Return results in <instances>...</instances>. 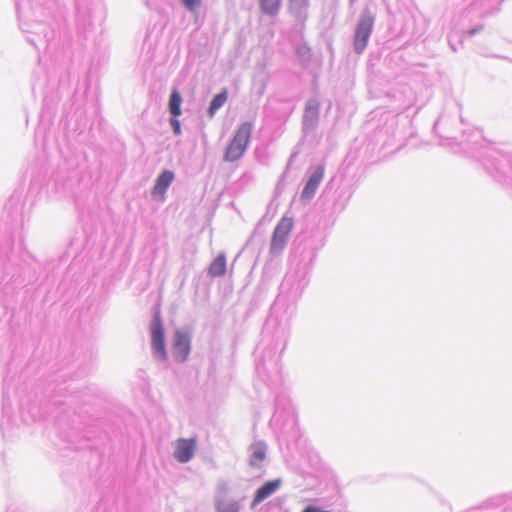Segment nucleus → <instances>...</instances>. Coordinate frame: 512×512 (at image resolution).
Listing matches in <instances>:
<instances>
[{"mask_svg":"<svg viewBox=\"0 0 512 512\" xmlns=\"http://www.w3.org/2000/svg\"><path fill=\"white\" fill-rule=\"evenodd\" d=\"M310 0H288V13L297 23L304 24L308 19Z\"/></svg>","mask_w":512,"mask_h":512,"instance_id":"4468645a","label":"nucleus"},{"mask_svg":"<svg viewBox=\"0 0 512 512\" xmlns=\"http://www.w3.org/2000/svg\"><path fill=\"white\" fill-rule=\"evenodd\" d=\"M175 179V174L169 169L162 170L154 181L151 189V197L156 201H164L166 192Z\"/></svg>","mask_w":512,"mask_h":512,"instance_id":"f8f14e48","label":"nucleus"},{"mask_svg":"<svg viewBox=\"0 0 512 512\" xmlns=\"http://www.w3.org/2000/svg\"><path fill=\"white\" fill-rule=\"evenodd\" d=\"M95 352L92 346H76L70 356L66 359V406H75L74 412L83 418V414L88 411L86 406H93L99 401V389L95 385L91 386H73L72 383L68 384L74 379L85 378L91 371L93 362L95 360Z\"/></svg>","mask_w":512,"mask_h":512,"instance_id":"7ed1b4c3","label":"nucleus"},{"mask_svg":"<svg viewBox=\"0 0 512 512\" xmlns=\"http://www.w3.org/2000/svg\"><path fill=\"white\" fill-rule=\"evenodd\" d=\"M217 511L218 512H239L238 504L226 497H223L217 502Z\"/></svg>","mask_w":512,"mask_h":512,"instance_id":"5701e85b","label":"nucleus"},{"mask_svg":"<svg viewBox=\"0 0 512 512\" xmlns=\"http://www.w3.org/2000/svg\"><path fill=\"white\" fill-rule=\"evenodd\" d=\"M179 117L180 116H170V118H169V124L171 126V129H172L174 135H176V136L182 134L181 123L178 119Z\"/></svg>","mask_w":512,"mask_h":512,"instance_id":"393cba45","label":"nucleus"},{"mask_svg":"<svg viewBox=\"0 0 512 512\" xmlns=\"http://www.w3.org/2000/svg\"><path fill=\"white\" fill-rule=\"evenodd\" d=\"M279 482H266L256 493L252 505H256L273 494L278 488Z\"/></svg>","mask_w":512,"mask_h":512,"instance_id":"412c9836","label":"nucleus"},{"mask_svg":"<svg viewBox=\"0 0 512 512\" xmlns=\"http://www.w3.org/2000/svg\"><path fill=\"white\" fill-rule=\"evenodd\" d=\"M183 102V98L181 93L177 88H172L169 100H168V112L170 116H181L182 115V109L181 105Z\"/></svg>","mask_w":512,"mask_h":512,"instance_id":"a211bd4d","label":"nucleus"},{"mask_svg":"<svg viewBox=\"0 0 512 512\" xmlns=\"http://www.w3.org/2000/svg\"><path fill=\"white\" fill-rule=\"evenodd\" d=\"M181 4L188 10L190 13H197L201 7V0H180Z\"/></svg>","mask_w":512,"mask_h":512,"instance_id":"b1692460","label":"nucleus"},{"mask_svg":"<svg viewBox=\"0 0 512 512\" xmlns=\"http://www.w3.org/2000/svg\"><path fill=\"white\" fill-rule=\"evenodd\" d=\"M252 130L253 123L250 121H245L237 127L224 151V161L236 162L243 157L249 147Z\"/></svg>","mask_w":512,"mask_h":512,"instance_id":"39448f33","label":"nucleus"},{"mask_svg":"<svg viewBox=\"0 0 512 512\" xmlns=\"http://www.w3.org/2000/svg\"><path fill=\"white\" fill-rule=\"evenodd\" d=\"M483 29H484L483 25H477V26L467 30L466 32H464V34L467 35L468 37H473V36L477 35L478 33H480Z\"/></svg>","mask_w":512,"mask_h":512,"instance_id":"bb28decb","label":"nucleus"},{"mask_svg":"<svg viewBox=\"0 0 512 512\" xmlns=\"http://www.w3.org/2000/svg\"><path fill=\"white\" fill-rule=\"evenodd\" d=\"M105 19L103 0H74L71 46L84 50L91 45L94 51H98L102 40L96 36V29L99 27V33L102 34Z\"/></svg>","mask_w":512,"mask_h":512,"instance_id":"20e7f679","label":"nucleus"},{"mask_svg":"<svg viewBox=\"0 0 512 512\" xmlns=\"http://www.w3.org/2000/svg\"><path fill=\"white\" fill-rule=\"evenodd\" d=\"M295 53L301 61V64L306 67L312 58L311 48L307 44L298 45L295 49Z\"/></svg>","mask_w":512,"mask_h":512,"instance_id":"4be33fe9","label":"nucleus"},{"mask_svg":"<svg viewBox=\"0 0 512 512\" xmlns=\"http://www.w3.org/2000/svg\"><path fill=\"white\" fill-rule=\"evenodd\" d=\"M302 512H329L327 510H322L317 506L309 505L303 509Z\"/></svg>","mask_w":512,"mask_h":512,"instance_id":"c85d7f7f","label":"nucleus"},{"mask_svg":"<svg viewBox=\"0 0 512 512\" xmlns=\"http://www.w3.org/2000/svg\"><path fill=\"white\" fill-rule=\"evenodd\" d=\"M228 99V90L227 88H222L220 90V92H218L217 94H215L210 103H209V106L207 108V116L212 119L215 114L217 113V111L225 104V102L227 101Z\"/></svg>","mask_w":512,"mask_h":512,"instance_id":"f3484780","label":"nucleus"},{"mask_svg":"<svg viewBox=\"0 0 512 512\" xmlns=\"http://www.w3.org/2000/svg\"><path fill=\"white\" fill-rule=\"evenodd\" d=\"M227 271L226 255L219 253L208 267V275L212 278L222 277Z\"/></svg>","mask_w":512,"mask_h":512,"instance_id":"dca6fc26","label":"nucleus"},{"mask_svg":"<svg viewBox=\"0 0 512 512\" xmlns=\"http://www.w3.org/2000/svg\"><path fill=\"white\" fill-rule=\"evenodd\" d=\"M292 228L293 219L291 217L283 216L277 223L270 243V253L272 255H277L283 251Z\"/></svg>","mask_w":512,"mask_h":512,"instance_id":"6e6552de","label":"nucleus"},{"mask_svg":"<svg viewBox=\"0 0 512 512\" xmlns=\"http://www.w3.org/2000/svg\"><path fill=\"white\" fill-rule=\"evenodd\" d=\"M265 241V231L262 228L261 224L258 223L254 228L252 234L247 240L245 247L246 248H260L263 246Z\"/></svg>","mask_w":512,"mask_h":512,"instance_id":"aec40b11","label":"nucleus"},{"mask_svg":"<svg viewBox=\"0 0 512 512\" xmlns=\"http://www.w3.org/2000/svg\"><path fill=\"white\" fill-rule=\"evenodd\" d=\"M448 40H449V45L454 52H457L459 50V47L462 46V44H463V39H459L457 44L453 43L451 36H449Z\"/></svg>","mask_w":512,"mask_h":512,"instance_id":"cd10ccee","label":"nucleus"},{"mask_svg":"<svg viewBox=\"0 0 512 512\" xmlns=\"http://www.w3.org/2000/svg\"><path fill=\"white\" fill-rule=\"evenodd\" d=\"M296 157V153H293L290 157H289V160L287 162V165H286V169L285 171L282 173V175L280 176L278 182H277V185H276V189L279 190L281 189L283 186H284V182H285V178H286V175L288 173V170L290 168V165L293 161V159Z\"/></svg>","mask_w":512,"mask_h":512,"instance_id":"a878e982","label":"nucleus"},{"mask_svg":"<svg viewBox=\"0 0 512 512\" xmlns=\"http://www.w3.org/2000/svg\"><path fill=\"white\" fill-rule=\"evenodd\" d=\"M325 166L318 164L308 171V177L301 191L300 198L302 201H310L314 196L324 177Z\"/></svg>","mask_w":512,"mask_h":512,"instance_id":"1a4fd4ad","label":"nucleus"},{"mask_svg":"<svg viewBox=\"0 0 512 512\" xmlns=\"http://www.w3.org/2000/svg\"><path fill=\"white\" fill-rule=\"evenodd\" d=\"M320 102L316 98L307 100L302 117V130L305 134L313 132L319 121Z\"/></svg>","mask_w":512,"mask_h":512,"instance_id":"9b49d317","label":"nucleus"},{"mask_svg":"<svg viewBox=\"0 0 512 512\" xmlns=\"http://www.w3.org/2000/svg\"><path fill=\"white\" fill-rule=\"evenodd\" d=\"M151 350L154 359L158 362H166L168 353L166 348L165 328L160 311H155L150 323Z\"/></svg>","mask_w":512,"mask_h":512,"instance_id":"423d86ee","label":"nucleus"},{"mask_svg":"<svg viewBox=\"0 0 512 512\" xmlns=\"http://www.w3.org/2000/svg\"><path fill=\"white\" fill-rule=\"evenodd\" d=\"M374 22L375 17L370 10L368 8L363 9L360 13L353 35V49L356 54H362L367 48L373 31Z\"/></svg>","mask_w":512,"mask_h":512,"instance_id":"0eeeda50","label":"nucleus"},{"mask_svg":"<svg viewBox=\"0 0 512 512\" xmlns=\"http://www.w3.org/2000/svg\"><path fill=\"white\" fill-rule=\"evenodd\" d=\"M283 0H258L259 9L262 14L275 17L279 14Z\"/></svg>","mask_w":512,"mask_h":512,"instance_id":"6ab92c4d","label":"nucleus"},{"mask_svg":"<svg viewBox=\"0 0 512 512\" xmlns=\"http://www.w3.org/2000/svg\"><path fill=\"white\" fill-rule=\"evenodd\" d=\"M310 281L306 265H297L286 272L279 293L271 307L254 351L257 376L275 393L274 413L269 426L274 431L287 468L296 476L317 480H334V470L309 447L307 438L298 426L295 409L284 392L276 390L282 384L280 359L290 335L289 322L275 315L277 309H287L302 296Z\"/></svg>","mask_w":512,"mask_h":512,"instance_id":"f257e3e1","label":"nucleus"},{"mask_svg":"<svg viewBox=\"0 0 512 512\" xmlns=\"http://www.w3.org/2000/svg\"><path fill=\"white\" fill-rule=\"evenodd\" d=\"M191 351V337L188 332L176 330L172 342V354L176 362L183 363Z\"/></svg>","mask_w":512,"mask_h":512,"instance_id":"9d476101","label":"nucleus"},{"mask_svg":"<svg viewBox=\"0 0 512 512\" xmlns=\"http://www.w3.org/2000/svg\"><path fill=\"white\" fill-rule=\"evenodd\" d=\"M197 441L195 438H180L177 440L174 451L175 459L180 463L189 462L196 451Z\"/></svg>","mask_w":512,"mask_h":512,"instance_id":"ddd939ff","label":"nucleus"},{"mask_svg":"<svg viewBox=\"0 0 512 512\" xmlns=\"http://www.w3.org/2000/svg\"><path fill=\"white\" fill-rule=\"evenodd\" d=\"M451 110L453 114L445 110L434 123L433 130L440 139L439 144L480 162L495 182L510 188L512 196V152L494 147L484 139L480 130L468 128L457 102L451 103Z\"/></svg>","mask_w":512,"mask_h":512,"instance_id":"f03ea898","label":"nucleus"},{"mask_svg":"<svg viewBox=\"0 0 512 512\" xmlns=\"http://www.w3.org/2000/svg\"><path fill=\"white\" fill-rule=\"evenodd\" d=\"M250 465L260 468L265 462L267 453V444L264 441H256L250 446Z\"/></svg>","mask_w":512,"mask_h":512,"instance_id":"2eb2a0df","label":"nucleus"}]
</instances>
